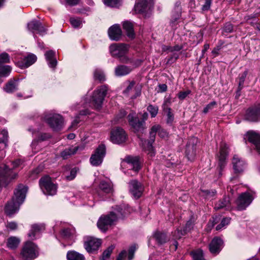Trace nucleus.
Returning a JSON list of instances; mask_svg holds the SVG:
<instances>
[{
    "label": "nucleus",
    "instance_id": "nucleus-1",
    "mask_svg": "<svg viewBox=\"0 0 260 260\" xmlns=\"http://www.w3.org/2000/svg\"><path fill=\"white\" fill-rule=\"evenodd\" d=\"M126 214L125 209L122 206H116L109 214L102 216L97 222L99 229L106 232L108 228L119 219L123 218Z\"/></svg>",
    "mask_w": 260,
    "mask_h": 260
},
{
    "label": "nucleus",
    "instance_id": "nucleus-2",
    "mask_svg": "<svg viewBox=\"0 0 260 260\" xmlns=\"http://www.w3.org/2000/svg\"><path fill=\"white\" fill-rule=\"evenodd\" d=\"M27 191L26 186L22 184L18 186L12 200L8 202L5 206V212L8 215L11 216L18 211L20 205L24 201Z\"/></svg>",
    "mask_w": 260,
    "mask_h": 260
},
{
    "label": "nucleus",
    "instance_id": "nucleus-3",
    "mask_svg": "<svg viewBox=\"0 0 260 260\" xmlns=\"http://www.w3.org/2000/svg\"><path fill=\"white\" fill-rule=\"evenodd\" d=\"M129 48L128 45L123 43H115L110 45L109 50L112 56L119 58L120 61L123 63H128L132 62L131 59L126 55Z\"/></svg>",
    "mask_w": 260,
    "mask_h": 260
},
{
    "label": "nucleus",
    "instance_id": "nucleus-4",
    "mask_svg": "<svg viewBox=\"0 0 260 260\" xmlns=\"http://www.w3.org/2000/svg\"><path fill=\"white\" fill-rule=\"evenodd\" d=\"M44 120L54 131L60 129L63 125L62 116L52 111L46 112L44 114Z\"/></svg>",
    "mask_w": 260,
    "mask_h": 260
},
{
    "label": "nucleus",
    "instance_id": "nucleus-5",
    "mask_svg": "<svg viewBox=\"0 0 260 260\" xmlns=\"http://www.w3.org/2000/svg\"><path fill=\"white\" fill-rule=\"evenodd\" d=\"M107 92V87L105 85L100 86L94 91L90 103L95 109H100L102 107Z\"/></svg>",
    "mask_w": 260,
    "mask_h": 260
},
{
    "label": "nucleus",
    "instance_id": "nucleus-6",
    "mask_svg": "<svg viewBox=\"0 0 260 260\" xmlns=\"http://www.w3.org/2000/svg\"><path fill=\"white\" fill-rule=\"evenodd\" d=\"M148 117V114L144 113L143 115V120H140L139 119L135 116V113H132L128 114L127 119L129 124L134 128L136 133H143L145 129V120Z\"/></svg>",
    "mask_w": 260,
    "mask_h": 260
},
{
    "label": "nucleus",
    "instance_id": "nucleus-7",
    "mask_svg": "<svg viewBox=\"0 0 260 260\" xmlns=\"http://www.w3.org/2000/svg\"><path fill=\"white\" fill-rule=\"evenodd\" d=\"M39 184L40 188L44 194L53 196L56 193V186L52 182L49 176H46L41 178Z\"/></svg>",
    "mask_w": 260,
    "mask_h": 260
},
{
    "label": "nucleus",
    "instance_id": "nucleus-8",
    "mask_svg": "<svg viewBox=\"0 0 260 260\" xmlns=\"http://www.w3.org/2000/svg\"><path fill=\"white\" fill-rule=\"evenodd\" d=\"M17 174L4 165L0 167V186L7 185L12 179H14Z\"/></svg>",
    "mask_w": 260,
    "mask_h": 260
},
{
    "label": "nucleus",
    "instance_id": "nucleus-9",
    "mask_svg": "<svg viewBox=\"0 0 260 260\" xmlns=\"http://www.w3.org/2000/svg\"><path fill=\"white\" fill-rule=\"evenodd\" d=\"M106 154V147L103 144L100 145L92 154L90 161L92 166H98L101 165Z\"/></svg>",
    "mask_w": 260,
    "mask_h": 260
},
{
    "label": "nucleus",
    "instance_id": "nucleus-10",
    "mask_svg": "<svg viewBox=\"0 0 260 260\" xmlns=\"http://www.w3.org/2000/svg\"><path fill=\"white\" fill-rule=\"evenodd\" d=\"M37 246L31 242H27L24 245L21 255L25 260H32L37 257Z\"/></svg>",
    "mask_w": 260,
    "mask_h": 260
},
{
    "label": "nucleus",
    "instance_id": "nucleus-11",
    "mask_svg": "<svg viewBox=\"0 0 260 260\" xmlns=\"http://www.w3.org/2000/svg\"><path fill=\"white\" fill-rule=\"evenodd\" d=\"M126 137L125 131L120 127H116L111 132V140L114 144H120L125 142Z\"/></svg>",
    "mask_w": 260,
    "mask_h": 260
},
{
    "label": "nucleus",
    "instance_id": "nucleus-12",
    "mask_svg": "<svg viewBox=\"0 0 260 260\" xmlns=\"http://www.w3.org/2000/svg\"><path fill=\"white\" fill-rule=\"evenodd\" d=\"M27 27L28 30L34 34L35 39L37 37L35 33L41 36H43L46 33V29L39 21L32 20L27 23Z\"/></svg>",
    "mask_w": 260,
    "mask_h": 260
},
{
    "label": "nucleus",
    "instance_id": "nucleus-13",
    "mask_svg": "<svg viewBox=\"0 0 260 260\" xmlns=\"http://www.w3.org/2000/svg\"><path fill=\"white\" fill-rule=\"evenodd\" d=\"M253 200L252 197L248 192H244L241 193L236 203L238 210H243L246 209Z\"/></svg>",
    "mask_w": 260,
    "mask_h": 260
},
{
    "label": "nucleus",
    "instance_id": "nucleus-14",
    "mask_svg": "<svg viewBox=\"0 0 260 260\" xmlns=\"http://www.w3.org/2000/svg\"><path fill=\"white\" fill-rule=\"evenodd\" d=\"M245 119L251 122L260 120V104L258 106L250 108L247 110Z\"/></svg>",
    "mask_w": 260,
    "mask_h": 260
},
{
    "label": "nucleus",
    "instance_id": "nucleus-15",
    "mask_svg": "<svg viewBox=\"0 0 260 260\" xmlns=\"http://www.w3.org/2000/svg\"><path fill=\"white\" fill-rule=\"evenodd\" d=\"M129 189L133 196L138 199L141 196L144 187L140 182L136 180H133L129 182Z\"/></svg>",
    "mask_w": 260,
    "mask_h": 260
},
{
    "label": "nucleus",
    "instance_id": "nucleus-16",
    "mask_svg": "<svg viewBox=\"0 0 260 260\" xmlns=\"http://www.w3.org/2000/svg\"><path fill=\"white\" fill-rule=\"evenodd\" d=\"M229 148L226 144H222L220 146L219 154L218 155V166L222 170L226 164V159L229 153Z\"/></svg>",
    "mask_w": 260,
    "mask_h": 260
},
{
    "label": "nucleus",
    "instance_id": "nucleus-17",
    "mask_svg": "<svg viewBox=\"0 0 260 260\" xmlns=\"http://www.w3.org/2000/svg\"><path fill=\"white\" fill-rule=\"evenodd\" d=\"M197 139L195 138L189 140L186 147V155L188 160L192 161L196 155V145Z\"/></svg>",
    "mask_w": 260,
    "mask_h": 260
},
{
    "label": "nucleus",
    "instance_id": "nucleus-18",
    "mask_svg": "<svg viewBox=\"0 0 260 260\" xmlns=\"http://www.w3.org/2000/svg\"><path fill=\"white\" fill-rule=\"evenodd\" d=\"M37 57L34 54H29L26 56L24 57L21 60L16 62V64L18 67L24 69L34 63L37 60Z\"/></svg>",
    "mask_w": 260,
    "mask_h": 260
},
{
    "label": "nucleus",
    "instance_id": "nucleus-19",
    "mask_svg": "<svg viewBox=\"0 0 260 260\" xmlns=\"http://www.w3.org/2000/svg\"><path fill=\"white\" fill-rule=\"evenodd\" d=\"M158 132L159 136L161 138H166L168 136L167 132L163 129H160V126L159 125H155L153 126L150 132V138L151 142H149V147H152V143L154 141L155 135L156 133Z\"/></svg>",
    "mask_w": 260,
    "mask_h": 260
},
{
    "label": "nucleus",
    "instance_id": "nucleus-20",
    "mask_svg": "<svg viewBox=\"0 0 260 260\" xmlns=\"http://www.w3.org/2000/svg\"><path fill=\"white\" fill-rule=\"evenodd\" d=\"M101 241L99 239L90 237L87 239L84 243V247L87 252H90L97 250L101 245Z\"/></svg>",
    "mask_w": 260,
    "mask_h": 260
},
{
    "label": "nucleus",
    "instance_id": "nucleus-21",
    "mask_svg": "<svg viewBox=\"0 0 260 260\" xmlns=\"http://www.w3.org/2000/svg\"><path fill=\"white\" fill-rule=\"evenodd\" d=\"M223 241L218 237H215L209 245V250L213 254H218L223 246Z\"/></svg>",
    "mask_w": 260,
    "mask_h": 260
},
{
    "label": "nucleus",
    "instance_id": "nucleus-22",
    "mask_svg": "<svg viewBox=\"0 0 260 260\" xmlns=\"http://www.w3.org/2000/svg\"><path fill=\"white\" fill-rule=\"evenodd\" d=\"M108 35L112 40H119L122 36V31L119 25L114 24L111 26L108 30Z\"/></svg>",
    "mask_w": 260,
    "mask_h": 260
},
{
    "label": "nucleus",
    "instance_id": "nucleus-23",
    "mask_svg": "<svg viewBox=\"0 0 260 260\" xmlns=\"http://www.w3.org/2000/svg\"><path fill=\"white\" fill-rule=\"evenodd\" d=\"M247 135L248 141L254 145L257 152L260 154V134L249 131Z\"/></svg>",
    "mask_w": 260,
    "mask_h": 260
},
{
    "label": "nucleus",
    "instance_id": "nucleus-24",
    "mask_svg": "<svg viewBox=\"0 0 260 260\" xmlns=\"http://www.w3.org/2000/svg\"><path fill=\"white\" fill-rule=\"evenodd\" d=\"M194 222V218L191 217L190 219L186 222L185 226L183 231L177 230L174 233V237L176 239H180L181 237L189 232L193 227Z\"/></svg>",
    "mask_w": 260,
    "mask_h": 260
},
{
    "label": "nucleus",
    "instance_id": "nucleus-25",
    "mask_svg": "<svg viewBox=\"0 0 260 260\" xmlns=\"http://www.w3.org/2000/svg\"><path fill=\"white\" fill-rule=\"evenodd\" d=\"M232 164L233 169L236 173H240L243 172L246 166L244 160L237 155L234 156Z\"/></svg>",
    "mask_w": 260,
    "mask_h": 260
},
{
    "label": "nucleus",
    "instance_id": "nucleus-26",
    "mask_svg": "<svg viewBox=\"0 0 260 260\" xmlns=\"http://www.w3.org/2000/svg\"><path fill=\"white\" fill-rule=\"evenodd\" d=\"M125 161L128 165L127 168L133 170L135 172H137L140 169L139 159L138 157L128 156L125 157Z\"/></svg>",
    "mask_w": 260,
    "mask_h": 260
},
{
    "label": "nucleus",
    "instance_id": "nucleus-27",
    "mask_svg": "<svg viewBox=\"0 0 260 260\" xmlns=\"http://www.w3.org/2000/svg\"><path fill=\"white\" fill-rule=\"evenodd\" d=\"M136 249L137 247L134 245L129 247L128 253L125 250L122 251L117 256L116 260H125L127 256L128 260H132Z\"/></svg>",
    "mask_w": 260,
    "mask_h": 260
},
{
    "label": "nucleus",
    "instance_id": "nucleus-28",
    "mask_svg": "<svg viewBox=\"0 0 260 260\" xmlns=\"http://www.w3.org/2000/svg\"><path fill=\"white\" fill-rule=\"evenodd\" d=\"M152 0H140L136 4L134 7V11L136 13H144L149 6H150Z\"/></svg>",
    "mask_w": 260,
    "mask_h": 260
},
{
    "label": "nucleus",
    "instance_id": "nucleus-29",
    "mask_svg": "<svg viewBox=\"0 0 260 260\" xmlns=\"http://www.w3.org/2000/svg\"><path fill=\"white\" fill-rule=\"evenodd\" d=\"M83 149H84V147L82 146H71L68 148H66L64 150H63L61 152L60 155L63 159H67L72 155L75 154L78 151V150H82Z\"/></svg>",
    "mask_w": 260,
    "mask_h": 260
},
{
    "label": "nucleus",
    "instance_id": "nucleus-30",
    "mask_svg": "<svg viewBox=\"0 0 260 260\" xmlns=\"http://www.w3.org/2000/svg\"><path fill=\"white\" fill-rule=\"evenodd\" d=\"M134 26L133 22L130 21H124L122 23L123 29L126 32V36L131 39H133L135 37Z\"/></svg>",
    "mask_w": 260,
    "mask_h": 260
},
{
    "label": "nucleus",
    "instance_id": "nucleus-31",
    "mask_svg": "<svg viewBox=\"0 0 260 260\" xmlns=\"http://www.w3.org/2000/svg\"><path fill=\"white\" fill-rule=\"evenodd\" d=\"M55 52L53 50H49L45 53V58L50 68L54 69L57 64V60L55 57Z\"/></svg>",
    "mask_w": 260,
    "mask_h": 260
},
{
    "label": "nucleus",
    "instance_id": "nucleus-32",
    "mask_svg": "<svg viewBox=\"0 0 260 260\" xmlns=\"http://www.w3.org/2000/svg\"><path fill=\"white\" fill-rule=\"evenodd\" d=\"M132 71V69L124 65H119L115 69V74L117 77L125 76Z\"/></svg>",
    "mask_w": 260,
    "mask_h": 260
},
{
    "label": "nucleus",
    "instance_id": "nucleus-33",
    "mask_svg": "<svg viewBox=\"0 0 260 260\" xmlns=\"http://www.w3.org/2000/svg\"><path fill=\"white\" fill-rule=\"evenodd\" d=\"M45 225L43 224H34L31 225V229L28 234V236L31 239L35 238L36 234L44 230Z\"/></svg>",
    "mask_w": 260,
    "mask_h": 260
},
{
    "label": "nucleus",
    "instance_id": "nucleus-34",
    "mask_svg": "<svg viewBox=\"0 0 260 260\" xmlns=\"http://www.w3.org/2000/svg\"><path fill=\"white\" fill-rule=\"evenodd\" d=\"M18 83L17 80H10L4 87V90L7 93H12L18 90Z\"/></svg>",
    "mask_w": 260,
    "mask_h": 260
},
{
    "label": "nucleus",
    "instance_id": "nucleus-35",
    "mask_svg": "<svg viewBox=\"0 0 260 260\" xmlns=\"http://www.w3.org/2000/svg\"><path fill=\"white\" fill-rule=\"evenodd\" d=\"M230 207V201L229 197H224L222 200L218 201L215 205L214 208L216 210H219L222 208L228 209Z\"/></svg>",
    "mask_w": 260,
    "mask_h": 260
},
{
    "label": "nucleus",
    "instance_id": "nucleus-36",
    "mask_svg": "<svg viewBox=\"0 0 260 260\" xmlns=\"http://www.w3.org/2000/svg\"><path fill=\"white\" fill-rule=\"evenodd\" d=\"M29 132H31L33 135L37 137V141H45L51 137V135L47 133H39L36 130H32L31 127L28 128Z\"/></svg>",
    "mask_w": 260,
    "mask_h": 260
},
{
    "label": "nucleus",
    "instance_id": "nucleus-37",
    "mask_svg": "<svg viewBox=\"0 0 260 260\" xmlns=\"http://www.w3.org/2000/svg\"><path fill=\"white\" fill-rule=\"evenodd\" d=\"M181 13V8L179 4L176 5L174 10L172 11V19L171 23L173 25L179 18Z\"/></svg>",
    "mask_w": 260,
    "mask_h": 260
},
{
    "label": "nucleus",
    "instance_id": "nucleus-38",
    "mask_svg": "<svg viewBox=\"0 0 260 260\" xmlns=\"http://www.w3.org/2000/svg\"><path fill=\"white\" fill-rule=\"evenodd\" d=\"M8 141V131L4 129L0 133V148L4 149L7 146Z\"/></svg>",
    "mask_w": 260,
    "mask_h": 260
},
{
    "label": "nucleus",
    "instance_id": "nucleus-39",
    "mask_svg": "<svg viewBox=\"0 0 260 260\" xmlns=\"http://www.w3.org/2000/svg\"><path fill=\"white\" fill-rule=\"evenodd\" d=\"M153 238L158 244H164L168 241V238L166 235L160 232H156L153 234Z\"/></svg>",
    "mask_w": 260,
    "mask_h": 260
},
{
    "label": "nucleus",
    "instance_id": "nucleus-40",
    "mask_svg": "<svg viewBox=\"0 0 260 260\" xmlns=\"http://www.w3.org/2000/svg\"><path fill=\"white\" fill-rule=\"evenodd\" d=\"M68 260H84V255L75 251L68 252L67 254Z\"/></svg>",
    "mask_w": 260,
    "mask_h": 260
},
{
    "label": "nucleus",
    "instance_id": "nucleus-41",
    "mask_svg": "<svg viewBox=\"0 0 260 260\" xmlns=\"http://www.w3.org/2000/svg\"><path fill=\"white\" fill-rule=\"evenodd\" d=\"M20 243V239L16 237H11L7 240V247L11 249L16 248Z\"/></svg>",
    "mask_w": 260,
    "mask_h": 260
},
{
    "label": "nucleus",
    "instance_id": "nucleus-42",
    "mask_svg": "<svg viewBox=\"0 0 260 260\" xmlns=\"http://www.w3.org/2000/svg\"><path fill=\"white\" fill-rule=\"evenodd\" d=\"M135 82L132 81L131 82H129V84L126 89L123 91V93L126 94H129L132 93L134 91H135L136 92L138 95L140 93V89L137 86H135Z\"/></svg>",
    "mask_w": 260,
    "mask_h": 260
},
{
    "label": "nucleus",
    "instance_id": "nucleus-43",
    "mask_svg": "<svg viewBox=\"0 0 260 260\" xmlns=\"http://www.w3.org/2000/svg\"><path fill=\"white\" fill-rule=\"evenodd\" d=\"M93 77L94 80H98L100 82L105 80V75L103 71L99 69H96L93 72Z\"/></svg>",
    "mask_w": 260,
    "mask_h": 260
},
{
    "label": "nucleus",
    "instance_id": "nucleus-44",
    "mask_svg": "<svg viewBox=\"0 0 260 260\" xmlns=\"http://www.w3.org/2000/svg\"><path fill=\"white\" fill-rule=\"evenodd\" d=\"M190 254L193 260H205L204 258L203 250L200 249L191 251Z\"/></svg>",
    "mask_w": 260,
    "mask_h": 260
},
{
    "label": "nucleus",
    "instance_id": "nucleus-45",
    "mask_svg": "<svg viewBox=\"0 0 260 260\" xmlns=\"http://www.w3.org/2000/svg\"><path fill=\"white\" fill-rule=\"evenodd\" d=\"M12 71V68L11 66H0V77H7L8 76Z\"/></svg>",
    "mask_w": 260,
    "mask_h": 260
},
{
    "label": "nucleus",
    "instance_id": "nucleus-46",
    "mask_svg": "<svg viewBox=\"0 0 260 260\" xmlns=\"http://www.w3.org/2000/svg\"><path fill=\"white\" fill-rule=\"evenodd\" d=\"M99 187L102 190L106 193H109L112 190L110 184L105 181H102L100 184Z\"/></svg>",
    "mask_w": 260,
    "mask_h": 260
},
{
    "label": "nucleus",
    "instance_id": "nucleus-47",
    "mask_svg": "<svg viewBox=\"0 0 260 260\" xmlns=\"http://www.w3.org/2000/svg\"><path fill=\"white\" fill-rule=\"evenodd\" d=\"M247 74H248L247 71H245L242 73L239 74V77L238 78V87L243 88V85L244 83L245 78L247 75Z\"/></svg>",
    "mask_w": 260,
    "mask_h": 260
},
{
    "label": "nucleus",
    "instance_id": "nucleus-48",
    "mask_svg": "<svg viewBox=\"0 0 260 260\" xmlns=\"http://www.w3.org/2000/svg\"><path fill=\"white\" fill-rule=\"evenodd\" d=\"M147 109L150 113L151 117H155L158 113V107L157 106L149 105Z\"/></svg>",
    "mask_w": 260,
    "mask_h": 260
},
{
    "label": "nucleus",
    "instance_id": "nucleus-49",
    "mask_svg": "<svg viewBox=\"0 0 260 260\" xmlns=\"http://www.w3.org/2000/svg\"><path fill=\"white\" fill-rule=\"evenodd\" d=\"M216 194V191L215 190H202V195L205 196L208 199H212Z\"/></svg>",
    "mask_w": 260,
    "mask_h": 260
},
{
    "label": "nucleus",
    "instance_id": "nucleus-50",
    "mask_svg": "<svg viewBox=\"0 0 260 260\" xmlns=\"http://www.w3.org/2000/svg\"><path fill=\"white\" fill-rule=\"evenodd\" d=\"M70 23L75 27H79L82 24V21L79 18L72 17L70 18Z\"/></svg>",
    "mask_w": 260,
    "mask_h": 260
},
{
    "label": "nucleus",
    "instance_id": "nucleus-51",
    "mask_svg": "<svg viewBox=\"0 0 260 260\" xmlns=\"http://www.w3.org/2000/svg\"><path fill=\"white\" fill-rule=\"evenodd\" d=\"M230 218L226 217L223 218L220 223L216 226V230L217 231L221 230L222 228L229 224V223L230 222Z\"/></svg>",
    "mask_w": 260,
    "mask_h": 260
},
{
    "label": "nucleus",
    "instance_id": "nucleus-52",
    "mask_svg": "<svg viewBox=\"0 0 260 260\" xmlns=\"http://www.w3.org/2000/svg\"><path fill=\"white\" fill-rule=\"evenodd\" d=\"M120 0H103L104 3L107 6L112 7H117Z\"/></svg>",
    "mask_w": 260,
    "mask_h": 260
},
{
    "label": "nucleus",
    "instance_id": "nucleus-53",
    "mask_svg": "<svg viewBox=\"0 0 260 260\" xmlns=\"http://www.w3.org/2000/svg\"><path fill=\"white\" fill-rule=\"evenodd\" d=\"M10 62V56L7 53L4 52L0 54V66L3 63Z\"/></svg>",
    "mask_w": 260,
    "mask_h": 260
},
{
    "label": "nucleus",
    "instance_id": "nucleus-54",
    "mask_svg": "<svg viewBox=\"0 0 260 260\" xmlns=\"http://www.w3.org/2000/svg\"><path fill=\"white\" fill-rule=\"evenodd\" d=\"M114 248V247L113 245L108 247L103 253V259H106L109 257Z\"/></svg>",
    "mask_w": 260,
    "mask_h": 260
},
{
    "label": "nucleus",
    "instance_id": "nucleus-55",
    "mask_svg": "<svg viewBox=\"0 0 260 260\" xmlns=\"http://www.w3.org/2000/svg\"><path fill=\"white\" fill-rule=\"evenodd\" d=\"M167 113V123L168 124H172L174 119V114L172 112V110H163Z\"/></svg>",
    "mask_w": 260,
    "mask_h": 260
},
{
    "label": "nucleus",
    "instance_id": "nucleus-56",
    "mask_svg": "<svg viewBox=\"0 0 260 260\" xmlns=\"http://www.w3.org/2000/svg\"><path fill=\"white\" fill-rule=\"evenodd\" d=\"M172 100L171 98H166L165 100L164 103L162 106L163 110H170V109H171V108H170Z\"/></svg>",
    "mask_w": 260,
    "mask_h": 260
},
{
    "label": "nucleus",
    "instance_id": "nucleus-57",
    "mask_svg": "<svg viewBox=\"0 0 260 260\" xmlns=\"http://www.w3.org/2000/svg\"><path fill=\"white\" fill-rule=\"evenodd\" d=\"M77 172V169L76 168H74L72 169L70 171V175L66 176V180L68 181H71L73 180L76 176Z\"/></svg>",
    "mask_w": 260,
    "mask_h": 260
},
{
    "label": "nucleus",
    "instance_id": "nucleus-58",
    "mask_svg": "<svg viewBox=\"0 0 260 260\" xmlns=\"http://www.w3.org/2000/svg\"><path fill=\"white\" fill-rule=\"evenodd\" d=\"M216 102L215 101L211 102L208 104L204 109L203 113H207L210 110H211L216 105Z\"/></svg>",
    "mask_w": 260,
    "mask_h": 260
},
{
    "label": "nucleus",
    "instance_id": "nucleus-59",
    "mask_svg": "<svg viewBox=\"0 0 260 260\" xmlns=\"http://www.w3.org/2000/svg\"><path fill=\"white\" fill-rule=\"evenodd\" d=\"M73 230L71 229H64L61 231V235L64 238H69L70 237L72 234L73 233Z\"/></svg>",
    "mask_w": 260,
    "mask_h": 260
},
{
    "label": "nucleus",
    "instance_id": "nucleus-60",
    "mask_svg": "<svg viewBox=\"0 0 260 260\" xmlns=\"http://www.w3.org/2000/svg\"><path fill=\"white\" fill-rule=\"evenodd\" d=\"M205 3L202 6V10L204 11H208L210 9L212 3V0H205Z\"/></svg>",
    "mask_w": 260,
    "mask_h": 260
},
{
    "label": "nucleus",
    "instance_id": "nucleus-61",
    "mask_svg": "<svg viewBox=\"0 0 260 260\" xmlns=\"http://www.w3.org/2000/svg\"><path fill=\"white\" fill-rule=\"evenodd\" d=\"M233 30V27L232 24L227 23L225 24L223 27V31L230 33Z\"/></svg>",
    "mask_w": 260,
    "mask_h": 260
},
{
    "label": "nucleus",
    "instance_id": "nucleus-62",
    "mask_svg": "<svg viewBox=\"0 0 260 260\" xmlns=\"http://www.w3.org/2000/svg\"><path fill=\"white\" fill-rule=\"evenodd\" d=\"M179 57V55L176 53H174L168 59L167 63H171L175 61Z\"/></svg>",
    "mask_w": 260,
    "mask_h": 260
},
{
    "label": "nucleus",
    "instance_id": "nucleus-63",
    "mask_svg": "<svg viewBox=\"0 0 260 260\" xmlns=\"http://www.w3.org/2000/svg\"><path fill=\"white\" fill-rule=\"evenodd\" d=\"M223 44L222 43H221L220 45H217L216 47H215L213 50L212 51V54L214 55V57L217 56L219 54V51L221 48V46Z\"/></svg>",
    "mask_w": 260,
    "mask_h": 260
},
{
    "label": "nucleus",
    "instance_id": "nucleus-64",
    "mask_svg": "<svg viewBox=\"0 0 260 260\" xmlns=\"http://www.w3.org/2000/svg\"><path fill=\"white\" fill-rule=\"evenodd\" d=\"M190 91L187 90L185 91H182L179 92L178 94V98L181 100L184 99L189 94H190Z\"/></svg>",
    "mask_w": 260,
    "mask_h": 260
}]
</instances>
